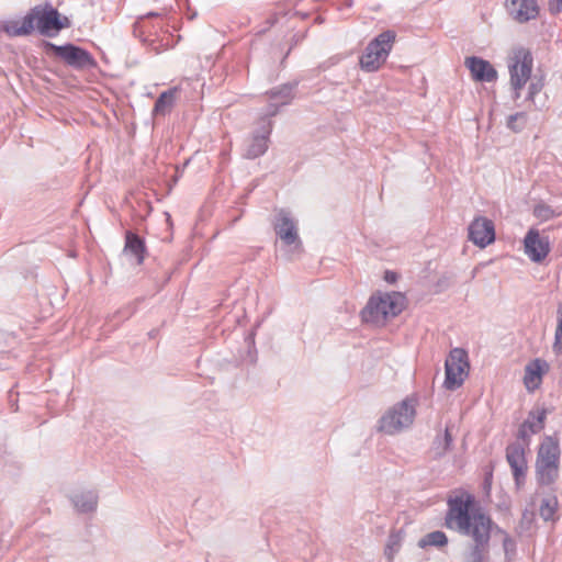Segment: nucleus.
Here are the masks:
<instances>
[{"instance_id": "11", "label": "nucleus", "mask_w": 562, "mask_h": 562, "mask_svg": "<svg viewBox=\"0 0 562 562\" xmlns=\"http://www.w3.org/2000/svg\"><path fill=\"white\" fill-rule=\"evenodd\" d=\"M49 47L57 57L72 67L83 68L92 64L89 53L80 47L70 44L65 46L49 44Z\"/></svg>"}, {"instance_id": "30", "label": "nucleus", "mask_w": 562, "mask_h": 562, "mask_svg": "<svg viewBox=\"0 0 562 562\" xmlns=\"http://www.w3.org/2000/svg\"><path fill=\"white\" fill-rule=\"evenodd\" d=\"M518 119H522V115L521 114H516V115L510 116L509 121H508V126L513 127V122H515Z\"/></svg>"}, {"instance_id": "19", "label": "nucleus", "mask_w": 562, "mask_h": 562, "mask_svg": "<svg viewBox=\"0 0 562 562\" xmlns=\"http://www.w3.org/2000/svg\"><path fill=\"white\" fill-rule=\"evenodd\" d=\"M178 92V88H172L168 91L162 92L155 103L154 113L160 115H166L167 113H169L175 104Z\"/></svg>"}, {"instance_id": "22", "label": "nucleus", "mask_w": 562, "mask_h": 562, "mask_svg": "<svg viewBox=\"0 0 562 562\" xmlns=\"http://www.w3.org/2000/svg\"><path fill=\"white\" fill-rule=\"evenodd\" d=\"M558 509V499L557 497H550L542 502L540 506V516L544 520L553 519L555 512Z\"/></svg>"}, {"instance_id": "7", "label": "nucleus", "mask_w": 562, "mask_h": 562, "mask_svg": "<svg viewBox=\"0 0 562 562\" xmlns=\"http://www.w3.org/2000/svg\"><path fill=\"white\" fill-rule=\"evenodd\" d=\"M445 371L443 386L450 391L461 387L470 371L468 352L462 348H453L446 359Z\"/></svg>"}, {"instance_id": "6", "label": "nucleus", "mask_w": 562, "mask_h": 562, "mask_svg": "<svg viewBox=\"0 0 562 562\" xmlns=\"http://www.w3.org/2000/svg\"><path fill=\"white\" fill-rule=\"evenodd\" d=\"M533 66V59L530 50L526 47H515L512 49L508 58V68L510 74V85L519 97V91L525 87L530 78Z\"/></svg>"}, {"instance_id": "23", "label": "nucleus", "mask_w": 562, "mask_h": 562, "mask_svg": "<svg viewBox=\"0 0 562 562\" xmlns=\"http://www.w3.org/2000/svg\"><path fill=\"white\" fill-rule=\"evenodd\" d=\"M561 214V212H555L547 204H538L533 209V215L540 221H549L553 217L560 216Z\"/></svg>"}, {"instance_id": "5", "label": "nucleus", "mask_w": 562, "mask_h": 562, "mask_svg": "<svg viewBox=\"0 0 562 562\" xmlns=\"http://www.w3.org/2000/svg\"><path fill=\"white\" fill-rule=\"evenodd\" d=\"M29 18L33 31L37 30L41 34L47 36L55 35L70 25L68 18L60 15L49 3L38 4L31 9Z\"/></svg>"}, {"instance_id": "17", "label": "nucleus", "mask_w": 562, "mask_h": 562, "mask_svg": "<svg viewBox=\"0 0 562 562\" xmlns=\"http://www.w3.org/2000/svg\"><path fill=\"white\" fill-rule=\"evenodd\" d=\"M547 417V411L543 408H537L530 412L527 420L521 425L520 435L522 438L530 434H537L544 427V420Z\"/></svg>"}, {"instance_id": "2", "label": "nucleus", "mask_w": 562, "mask_h": 562, "mask_svg": "<svg viewBox=\"0 0 562 562\" xmlns=\"http://www.w3.org/2000/svg\"><path fill=\"white\" fill-rule=\"evenodd\" d=\"M406 307V297L400 292L379 293L368 302L362 316L367 322L381 323L397 316Z\"/></svg>"}, {"instance_id": "21", "label": "nucleus", "mask_w": 562, "mask_h": 562, "mask_svg": "<svg viewBox=\"0 0 562 562\" xmlns=\"http://www.w3.org/2000/svg\"><path fill=\"white\" fill-rule=\"evenodd\" d=\"M267 149H268V138L265 136L255 137L252 139L251 145L249 146V148L247 150V157L256 158L258 156L263 155Z\"/></svg>"}, {"instance_id": "16", "label": "nucleus", "mask_w": 562, "mask_h": 562, "mask_svg": "<svg viewBox=\"0 0 562 562\" xmlns=\"http://www.w3.org/2000/svg\"><path fill=\"white\" fill-rule=\"evenodd\" d=\"M274 229L277 235L286 245H292L299 240L296 225L284 212H280L278 215Z\"/></svg>"}, {"instance_id": "18", "label": "nucleus", "mask_w": 562, "mask_h": 562, "mask_svg": "<svg viewBox=\"0 0 562 562\" xmlns=\"http://www.w3.org/2000/svg\"><path fill=\"white\" fill-rule=\"evenodd\" d=\"M2 30L10 36H24L33 32V26L29 13L22 19L9 20L3 22Z\"/></svg>"}, {"instance_id": "4", "label": "nucleus", "mask_w": 562, "mask_h": 562, "mask_svg": "<svg viewBox=\"0 0 562 562\" xmlns=\"http://www.w3.org/2000/svg\"><path fill=\"white\" fill-rule=\"evenodd\" d=\"M395 32L390 30L382 32L373 38L360 57L361 69L368 72L379 70L385 64L395 43Z\"/></svg>"}, {"instance_id": "12", "label": "nucleus", "mask_w": 562, "mask_h": 562, "mask_svg": "<svg viewBox=\"0 0 562 562\" xmlns=\"http://www.w3.org/2000/svg\"><path fill=\"white\" fill-rule=\"evenodd\" d=\"M506 7L513 19L519 23L535 20L539 15L536 0H508Z\"/></svg>"}, {"instance_id": "20", "label": "nucleus", "mask_w": 562, "mask_h": 562, "mask_svg": "<svg viewBox=\"0 0 562 562\" xmlns=\"http://www.w3.org/2000/svg\"><path fill=\"white\" fill-rule=\"evenodd\" d=\"M125 250L135 256L138 263L144 261L146 250L145 243L139 236L132 232H127L125 235Z\"/></svg>"}, {"instance_id": "29", "label": "nucleus", "mask_w": 562, "mask_h": 562, "mask_svg": "<svg viewBox=\"0 0 562 562\" xmlns=\"http://www.w3.org/2000/svg\"><path fill=\"white\" fill-rule=\"evenodd\" d=\"M445 440H446V447H449L452 441L449 428H446V430H445Z\"/></svg>"}, {"instance_id": "9", "label": "nucleus", "mask_w": 562, "mask_h": 562, "mask_svg": "<svg viewBox=\"0 0 562 562\" xmlns=\"http://www.w3.org/2000/svg\"><path fill=\"white\" fill-rule=\"evenodd\" d=\"M524 249L531 261L541 262L550 252L549 238L541 236L538 229L530 228L524 239Z\"/></svg>"}, {"instance_id": "8", "label": "nucleus", "mask_w": 562, "mask_h": 562, "mask_svg": "<svg viewBox=\"0 0 562 562\" xmlns=\"http://www.w3.org/2000/svg\"><path fill=\"white\" fill-rule=\"evenodd\" d=\"M414 417L415 406L412 401L405 400L381 418L379 429L382 432L393 435L412 425Z\"/></svg>"}, {"instance_id": "26", "label": "nucleus", "mask_w": 562, "mask_h": 562, "mask_svg": "<svg viewBox=\"0 0 562 562\" xmlns=\"http://www.w3.org/2000/svg\"><path fill=\"white\" fill-rule=\"evenodd\" d=\"M548 9L552 14L560 13L562 11V0H549Z\"/></svg>"}, {"instance_id": "1", "label": "nucleus", "mask_w": 562, "mask_h": 562, "mask_svg": "<svg viewBox=\"0 0 562 562\" xmlns=\"http://www.w3.org/2000/svg\"><path fill=\"white\" fill-rule=\"evenodd\" d=\"M446 527L471 538L468 562H483L488 553L492 521L474 506V498L467 493L449 499Z\"/></svg>"}, {"instance_id": "28", "label": "nucleus", "mask_w": 562, "mask_h": 562, "mask_svg": "<svg viewBox=\"0 0 562 562\" xmlns=\"http://www.w3.org/2000/svg\"><path fill=\"white\" fill-rule=\"evenodd\" d=\"M76 506L80 507L81 510H91L95 506V501H91L87 507L85 505H79V502L76 501Z\"/></svg>"}, {"instance_id": "25", "label": "nucleus", "mask_w": 562, "mask_h": 562, "mask_svg": "<svg viewBox=\"0 0 562 562\" xmlns=\"http://www.w3.org/2000/svg\"><path fill=\"white\" fill-rule=\"evenodd\" d=\"M558 326L555 330V341L554 349L558 352L562 351V304L559 306L558 311Z\"/></svg>"}, {"instance_id": "3", "label": "nucleus", "mask_w": 562, "mask_h": 562, "mask_svg": "<svg viewBox=\"0 0 562 562\" xmlns=\"http://www.w3.org/2000/svg\"><path fill=\"white\" fill-rule=\"evenodd\" d=\"M560 445L555 437L547 436L539 446L536 471L538 481L549 485L559 476Z\"/></svg>"}, {"instance_id": "24", "label": "nucleus", "mask_w": 562, "mask_h": 562, "mask_svg": "<svg viewBox=\"0 0 562 562\" xmlns=\"http://www.w3.org/2000/svg\"><path fill=\"white\" fill-rule=\"evenodd\" d=\"M448 542L447 536L442 531H434L428 533L423 540L422 546L442 547Z\"/></svg>"}, {"instance_id": "10", "label": "nucleus", "mask_w": 562, "mask_h": 562, "mask_svg": "<svg viewBox=\"0 0 562 562\" xmlns=\"http://www.w3.org/2000/svg\"><path fill=\"white\" fill-rule=\"evenodd\" d=\"M469 238L476 246L483 248L495 239L494 224L486 217H476L469 226Z\"/></svg>"}, {"instance_id": "27", "label": "nucleus", "mask_w": 562, "mask_h": 562, "mask_svg": "<svg viewBox=\"0 0 562 562\" xmlns=\"http://www.w3.org/2000/svg\"><path fill=\"white\" fill-rule=\"evenodd\" d=\"M384 280L389 283H394L396 282L397 280V274L396 272H393V271H385L384 273Z\"/></svg>"}, {"instance_id": "13", "label": "nucleus", "mask_w": 562, "mask_h": 562, "mask_svg": "<svg viewBox=\"0 0 562 562\" xmlns=\"http://www.w3.org/2000/svg\"><path fill=\"white\" fill-rule=\"evenodd\" d=\"M464 64L475 81L492 82L497 78V71L487 60L479 57H467Z\"/></svg>"}, {"instance_id": "14", "label": "nucleus", "mask_w": 562, "mask_h": 562, "mask_svg": "<svg viewBox=\"0 0 562 562\" xmlns=\"http://www.w3.org/2000/svg\"><path fill=\"white\" fill-rule=\"evenodd\" d=\"M549 366L541 359H535L526 366L524 384L529 392L538 389L542 382V376L548 372Z\"/></svg>"}, {"instance_id": "15", "label": "nucleus", "mask_w": 562, "mask_h": 562, "mask_svg": "<svg viewBox=\"0 0 562 562\" xmlns=\"http://www.w3.org/2000/svg\"><path fill=\"white\" fill-rule=\"evenodd\" d=\"M506 458L513 470L517 484H520V481L524 479L527 470L524 449L519 445H512L506 450Z\"/></svg>"}]
</instances>
